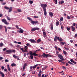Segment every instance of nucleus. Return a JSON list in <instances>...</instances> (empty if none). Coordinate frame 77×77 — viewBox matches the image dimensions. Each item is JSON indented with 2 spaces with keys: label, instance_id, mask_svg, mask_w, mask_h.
I'll return each instance as SVG.
<instances>
[{
  "label": "nucleus",
  "instance_id": "19",
  "mask_svg": "<svg viewBox=\"0 0 77 77\" xmlns=\"http://www.w3.org/2000/svg\"><path fill=\"white\" fill-rule=\"evenodd\" d=\"M16 65H17V64H15L14 63L11 64V66L12 67H13L14 66H16Z\"/></svg>",
  "mask_w": 77,
  "mask_h": 77
},
{
  "label": "nucleus",
  "instance_id": "20",
  "mask_svg": "<svg viewBox=\"0 0 77 77\" xmlns=\"http://www.w3.org/2000/svg\"><path fill=\"white\" fill-rule=\"evenodd\" d=\"M4 26L2 25H0V29H2Z\"/></svg>",
  "mask_w": 77,
  "mask_h": 77
},
{
  "label": "nucleus",
  "instance_id": "35",
  "mask_svg": "<svg viewBox=\"0 0 77 77\" xmlns=\"http://www.w3.org/2000/svg\"><path fill=\"white\" fill-rule=\"evenodd\" d=\"M53 1H55V3L56 4L57 3V0H53Z\"/></svg>",
  "mask_w": 77,
  "mask_h": 77
},
{
  "label": "nucleus",
  "instance_id": "52",
  "mask_svg": "<svg viewBox=\"0 0 77 77\" xmlns=\"http://www.w3.org/2000/svg\"><path fill=\"white\" fill-rule=\"evenodd\" d=\"M41 75L40 73H39L38 74V77H41Z\"/></svg>",
  "mask_w": 77,
  "mask_h": 77
},
{
  "label": "nucleus",
  "instance_id": "21",
  "mask_svg": "<svg viewBox=\"0 0 77 77\" xmlns=\"http://www.w3.org/2000/svg\"><path fill=\"white\" fill-rule=\"evenodd\" d=\"M59 25V22L57 21L56 22V25L57 26H58Z\"/></svg>",
  "mask_w": 77,
  "mask_h": 77
},
{
  "label": "nucleus",
  "instance_id": "40",
  "mask_svg": "<svg viewBox=\"0 0 77 77\" xmlns=\"http://www.w3.org/2000/svg\"><path fill=\"white\" fill-rule=\"evenodd\" d=\"M20 48L21 50H22V51L23 52H24V51L23 48Z\"/></svg>",
  "mask_w": 77,
  "mask_h": 77
},
{
  "label": "nucleus",
  "instance_id": "58",
  "mask_svg": "<svg viewBox=\"0 0 77 77\" xmlns=\"http://www.w3.org/2000/svg\"><path fill=\"white\" fill-rule=\"evenodd\" d=\"M67 19H70L71 18L69 16H67Z\"/></svg>",
  "mask_w": 77,
  "mask_h": 77
},
{
  "label": "nucleus",
  "instance_id": "26",
  "mask_svg": "<svg viewBox=\"0 0 77 77\" xmlns=\"http://www.w3.org/2000/svg\"><path fill=\"white\" fill-rule=\"evenodd\" d=\"M66 29H67V30L68 31H69L70 30V27H69L68 26H67L66 27Z\"/></svg>",
  "mask_w": 77,
  "mask_h": 77
},
{
  "label": "nucleus",
  "instance_id": "50",
  "mask_svg": "<svg viewBox=\"0 0 77 77\" xmlns=\"http://www.w3.org/2000/svg\"><path fill=\"white\" fill-rule=\"evenodd\" d=\"M64 3V1H61V5H62Z\"/></svg>",
  "mask_w": 77,
  "mask_h": 77
},
{
  "label": "nucleus",
  "instance_id": "27",
  "mask_svg": "<svg viewBox=\"0 0 77 77\" xmlns=\"http://www.w3.org/2000/svg\"><path fill=\"white\" fill-rule=\"evenodd\" d=\"M65 44H66L65 42H61L60 43V45H64Z\"/></svg>",
  "mask_w": 77,
  "mask_h": 77
},
{
  "label": "nucleus",
  "instance_id": "22",
  "mask_svg": "<svg viewBox=\"0 0 77 77\" xmlns=\"http://www.w3.org/2000/svg\"><path fill=\"white\" fill-rule=\"evenodd\" d=\"M68 63H69V64H70L71 65H74V64L72 63H71L70 61H69L68 62Z\"/></svg>",
  "mask_w": 77,
  "mask_h": 77
},
{
  "label": "nucleus",
  "instance_id": "41",
  "mask_svg": "<svg viewBox=\"0 0 77 77\" xmlns=\"http://www.w3.org/2000/svg\"><path fill=\"white\" fill-rule=\"evenodd\" d=\"M43 34L44 35H46V33L45 31H43Z\"/></svg>",
  "mask_w": 77,
  "mask_h": 77
},
{
  "label": "nucleus",
  "instance_id": "42",
  "mask_svg": "<svg viewBox=\"0 0 77 77\" xmlns=\"http://www.w3.org/2000/svg\"><path fill=\"white\" fill-rule=\"evenodd\" d=\"M7 50V48H5L3 49L2 50H3V51H6Z\"/></svg>",
  "mask_w": 77,
  "mask_h": 77
},
{
  "label": "nucleus",
  "instance_id": "2",
  "mask_svg": "<svg viewBox=\"0 0 77 77\" xmlns=\"http://www.w3.org/2000/svg\"><path fill=\"white\" fill-rule=\"evenodd\" d=\"M27 18L28 20H29L31 21H32L31 22V23H32V24H38V21H32V19H31L29 17H28Z\"/></svg>",
  "mask_w": 77,
  "mask_h": 77
},
{
  "label": "nucleus",
  "instance_id": "7",
  "mask_svg": "<svg viewBox=\"0 0 77 77\" xmlns=\"http://www.w3.org/2000/svg\"><path fill=\"white\" fill-rule=\"evenodd\" d=\"M29 41L31 42L32 43H35V41L34 39H31L29 40Z\"/></svg>",
  "mask_w": 77,
  "mask_h": 77
},
{
  "label": "nucleus",
  "instance_id": "57",
  "mask_svg": "<svg viewBox=\"0 0 77 77\" xmlns=\"http://www.w3.org/2000/svg\"><path fill=\"white\" fill-rule=\"evenodd\" d=\"M16 27L17 29H19V27L17 25H16Z\"/></svg>",
  "mask_w": 77,
  "mask_h": 77
},
{
  "label": "nucleus",
  "instance_id": "56",
  "mask_svg": "<svg viewBox=\"0 0 77 77\" xmlns=\"http://www.w3.org/2000/svg\"><path fill=\"white\" fill-rule=\"evenodd\" d=\"M62 68L63 69H64L66 70V68L64 66H62Z\"/></svg>",
  "mask_w": 77,
  "mask_h": 77
},
{
  "label": "nucleus",
  "instance_id": "25",
  "mask_svg": "<svg viewBox=\"0 0 77 77\" xmlns=\"http://www.w3.org/2000/svg\"><path fill=\"white\" fill-rule=\"evenodd\" d=\"M51 30H53V25H52L51 26Z\"/></svg>",
  "mask_w": 77,
  "mask_h": 77
},
{
  "label": "nucleus",
  "instance_id": "45",
  "mask_svg": "<svg viewBox=\"0 0 77 77\" xmlns=\"http://www.w3.org/2000/svg\"><path fill=\"white\" fill-rule=\"evenodd\" d=\"M55 37H56L57 39V40H59L60 38H59V37L57 36H55Z\"/></svg>",
  "mask_w": 77,
  "mask_h": 77
},
{
  "label": "nucleus",
  "instance_id": "15",
  "mask_svg": "<svg viewBox=\"0 0 77 77\" xmlns=\"http://www.w3.org/2000/svg\"><path fill=\"white\" fill-rule=\"evenodd\" d=\"M38 66V64H36L34 66H33V69H35L36 67H37V66Z\"/></svg>",
  "mask_w": 77,
  "mask_h": 77
},
{
  "label": "nucleus",
  "instance_id": "4",
  "mask_svg": "<svg viewBox=\"0 0 77 77\" xmlns=\"http://www.w3.org/2000/svg\"><path fill=\"white\" fill-rule=\"evenodd\" d=\"M40 29L38 27H35L31 29L32 32H35V30H38Z\"/></svg>",
  "mask_w": 77,
  "mask_h": 77
},
{
  "label": "nucleus",
  "instance_id": "23",
  "mask_svg": "<svg viewBox=\"0 0 77 77\" xmlns=\"http://www.w3.org/2000/svg\"><path fill=\"white\" fill-rule=\"evenodd\" d=\"M32 55H34L35 56H38V54H36L35 53H32Z\"/></svg>",
  "mask_w": 77,
  "mask_h": 77
},
{
  "label": "nucleus",
  "instance_id": "5",
  "mask_svg": "<svg viewBox=\"0 0 77 77\" xmlns=\"http://www.w3.org/2000/svg\"><path fill=\"white\" fill-rule=\"evenodd\" d=\"M58 57L59 58H60V59H61L62 60H64L65 59L63 58V57L62 55L60 54H59L58 55Z\"/></svg>",
  "mask_w": 77,
  "mask_h": 77
},
{
  "label": "nucleus",
  "instance_id": "24",
  "mask_svg": "<svg viewBox=\"0 0 77 77\" xmlns=\"http://www.w3.org/2000/svg\"><path fill=\"white\" fill-rule=\"evenodd\" d=\"M29 2L30 4H32L33 3V2L32 1H29Z\"/></svg>",
  "mask_w": 77,
  "mask_h": 77
},
{
  "label": "nucleus",
  "instance_id": "12",
  "mask_svg": "<svg viewBox=\"0 0 77 77\" xmlns=\"http://www.w3.org/2000/svg\"><path fill=\"white\" fill-rule=\"evenodd\" d=\"M54 14L52 12H49V15L51 16V17H53Z\"/></svg>",
  "mask_w": 77,
  "mask_h": 77
},
{
  "label": "nucleus",
  "instance_id": "34",
  "mask_svg": "<svg viewBox=\"0 0 77 77\" xmlns=\"http://www.w3.org/2000/svg\"><path fill=\"white\" fill-rule=\"evenodd\" d=\"M63 17H61V18H60V20L61 21H63Z\"/></svg>",
  "mask_w": 77,
  "mask_h": 77
},
{
  "label": "nucleus",
  "instance_id": "64",
  "mask_svg": "<svg viewBox=\"0 0 77 77\" xmlns=\"http://www.w3.org/2000/svg\"><path fill=\"white\" fill-rule=\"evenodd\" d=\"M75 38H76L77 36V34H76L75 35Z\"/></svg>",
  "mask_w": 77,
  "mask_h": 77
},
{
  "label": "nucleus",
  "instance_id": "17",
  "mask_svg": "<svg viewBox=\"0 0 77 77\" xmlns=\"http://www.w3.org/2000/svg\"><path fill=\"white\" fill-rule=\"evenodd\" d=\"M17 11L18 12H20V13L22 12V10L20 9H17Z\"/></svg>",
  "mask_w": 77,
  "mask_h": 77
},
{
  "label": "nucleus",
  "instance_id": "16",
  "mask_svg": "<svg viewBox=\"0 0 77 77\" xmlns=\"http://www.w3.org/2000/svg\"><path fill=\"white\" fill-rule=\"evenodd\" d=\"M12 7H11L10 8H9V10H8V12H10L11 11H12Z\"/></svg>",
  "mask_w": 77,
  "mask_h": 77
},
{
  "label": "nucleus",
  "instance_id": "48",
  "mask_svg": "<svg viewBox=\"0 0 77 77\" xmlns=\"http://www.w3.org/2000/svg\"><path fill=\"white\" fill-rule=\"evenodd\" d=\"M57 38L56 37V36H55V38H54V41L56 42V41H57Z\"/></svg>",
  "mask_w": 77,
  "mask_h": 77
},
{
  "label": "nucleus",
  "instance_id": "38",
  "mask_svg": "<svg viewBox=\"0 0 77 77\" xmlns=\"http://www.w3.org/2000/svg\"><path fill=\"white\" fill-rule=\"evenodd\" d=\"M0 45L1 46L3 47L4 46V44L2 43H0Z\"/></svg>",
  "mask_w": 77,
  "mask_h": 77
},
{
  "label": "nucleus",
  "instance_id": "29",
  "mask_svg": "<svg viewBox=\"0 0 77 77\" xmlns=\"http://www.w3.org/2000/svg\"><path fill=\"white\" fill-rule=\"evenodd\" d=\"M46 54H45V53H43V55H42L43 57H46Z\"/></svg>",
  "mask_w": 77,
  "mask_h": 77
},
{
  "label": "nucleus",
  "instance_id": "49",
  "mask_svg": "<svg viewBox=\"0 0 77 77\" xmlns=\"http://www.w3.org/2000/svg\"><path fill=\"white\" fill-rule=\"evenodd\" d=\"M50 56V55L49 54H46L45 57H49Z\"/></svg>",
  "mask_w": 77,
  "mask_h": 77
},
{
  "label": "nucleus",
  "instance_id": "1",
  "mask_svg": "<svg viewBox=\"0 0 77 77\" xmlns=\"http://www.w3.org/2000/svg\"><path fill=\"white\" fill-rule=\"evenodd\" d=\"M41 7L42 8L43 10L44 11V14H45V16H46L47 15V12L46 11V8H46L47 5L46 4H41Z\"/></svg>",
  "mask_w": 77,
  "mask_h": 77
},
{
  "label": "nucleus",
  "instance_id": "54",
  "mask_svg": "<svg viewBox=\"0 0 77 77\" xmlns=\"http://www.w3.org/2000/svg\"><path fill=\"white\" fill-rule=\"evenodd\" d=\"M1 68L2 70H3L4 69L5 67L4 66H1Z\"/></svg>",
  "mask_w": 77,
  "mask_h": 77
},
{
  "label": "nucleus",
  "instance_id": "3",
  "mask_svg": "<svg viewBox=\"0 0 77 77\" xmlns=\"http://www.w3.org/2000/svg\"><path fill=\"white\" fill-rule=\"evenodd\" d=\"M2 21L5 24L8 25L9 23L7 22L5 19H4L2 20Z\"/></svg>",
  "mask_w": 77,
  "mask_h": 77
},
{
  "label": "nucleus",
  "instance_id": "6",
  "mask_svg": "<svg viewBox=\"0 0 77 77\" xmlns=\"http://www.w3.org/2000/svg\"><path fill=\"white\" fill-rule=\"evenodd\" d=\"M24 49H25V50H24V53H26L27 52V50L28 48V47L27 46H26L23 48Z\"/></svg>",
  "mask_w": 77,
  "mask_h": 77
},
{
  "label": "nucleus",
  "instance_id": "32",
  "mask_svg": "<svg viewBox=\"0 0 77 77\" xmlns=\"http://www.w3.org/2000/svg\"><path fill=\"white\" fill-rule=\"evenodd\" d=\"M29 53L30 54V55H33V52L32 51H30Z\"/></svg>",
  "mask_w": 77,
  "mask_h": 77
},
{
  "label": "nucleus",
  "instance_id": "30",
  "mask_svg": "<svg viewBox=\"0 0 77 77\" xmlns=\"http://www.w3.org/2000/svg\"><path fill=\"white\" fill-rule=\"evenodd\" d=\"M40 51V49H38V50H36L35 52L34 53H38V51Z\"/></svg>",
  "mask_w": 77,
  "mask_h": 77
},
{
  "label": "nucleus",
  "instance_id": "37",
  "mask_svg": "<svg viewBox=\"0 0 77 77\" xmlns=\"http://www.w3.org/2000/svg\"><path fill=\"white\" fill-rule=\"evenodd\" d=\"M34 17L35 18H38V16H34Z\"/></svg>",
  "mask_w": 77,
  "mask_h": 77
},
{
  "label": "nucleus",
  "instance_id": "63",
  "mask_svg": "<svg viewBox=\"0 0 77 77\" xmlns=\"http://www.w3.org/2000/svg\"><path fill=\"white\" fill-rule=\"evenodd\" d=\"M4 71L6 72H7V69H4Z\"/></svg>",
  "mask_w": 77,
  "mask_h": 77
},
{
  "label": "nucleus",
  "instance_id": "9",
  "mask_svg": "<svg viewBox=\"0 0 77 77\" xmlns=\"http://www.w3.org/2000/svg\"><path fill=\"white\" fill-rule=\"evenodd\" d=\"M0 74L2 75V77H5V74L2 71H0Z\"/></svg>",
  "mask_w": 77,
  "mask_h": 77
},
{
  "label": "nucleus",
  "instance_id": "11",
  "mask_svg": "<svg viewBox=\"0 0 77 77\" xmlns=\"http://www.w3.org/2000/svg\"><path fill=\"white\" fill-rule=\"evenodd\" d=\"M70 61L71 62H72V63H73L74 64H76V62L75 61H74L72 59H71L70 60Z\"/></svg>",
  "mask_w": 77,
  "mask_h": 77
},
{
  "label": "nucleus",
  "instance_id": "53",
  "mask_svg": "<svg viewBox=\"0 0 77 77\" xmlns=\"http://www.w3.org/2000/svg\"><path fill=\"white\" fill-rule=\"evenodd\" d=\"M27 63H25L24 64V65L23 66H25V67H26V66H27Z\"/></svg>",
  "mask_w": 77,
  "mask_h": 77
},
{
  "label": "nucleus",
  "instance_id": "62",
  "mask_svg": "<svg viewBox=\"0 0 77 77\" xmlns=\"http://www.w3.org/2000/svg\"><path fill=\"white\" fill-rule=\"evenodd\" d=\"M3 59V58L2 57H0V60H2Z\"/></svg>",
  "mask_w": 77,
  "mask_h": 77
},
{
  "label": "nucleus",
  "instance_id": "44",
  "mask_svg": "<svg viewBox=\"0 0 77 77\" xmlns=\"http://www.w3.org/2000/svg\"><path fill=\"white\" fill-rule=\"evenodd\" d=\"M11 53H15V52H16V51L15 50H13L12 51H11Z\"/></svg>",
  "mask_w": 77,
  "mask_h": 77
},
{
  "label": "nucleus",
  "instance_id": "61",
  "mask_svg": "<svg viewBox=\"0 0 77 77\" xmlns=\"http://www.w3.org/2000/svg\"><path fill=\"white\" fill-rule=\"evenodd\" d=\"M30 69H33V67L32 66H30Z\"/></svg>",
  "mask_w": 77,
  "mask_h": 77
},
{
  "label": "nucleus",
  "instance_id": "51",
  "mask_svg": "<svg viewBox=\"0 0 77 77\" xmlns=\"http://www.w3.org/2000/svg\"><path fill=\"white\" fill-rule=\"evenodd\" d=\"M58 61L60 62H62V60H58Z\"/></svg>",
  "mask_w": 77,
  "mask_h": 77
},
{
  "label": "nucleus",
  "instance_id": "18",
  "mask_svg": "<svg viewBox=\"0 0 77 77\" xmlns=\"http://www.w3.org/2000/svg\"><path fill=\"white\" fill-rule=\"evenodd\" d=\"M7 67H8V71H10V68L9 67L10 66L9 65V64H8Z\"/></svg>",
  "mask_w": 77,
  "mask_h": 77
},
{
  "label": "nucleus",
  "instance_id": "55",
  "mask_svg": "<svg viewBox=\"0 0 77 77\" xmlns=\"http://www.w3.org/2000/svg\"><path fill=\"white\" fill-rule=\"evenodd\" d=\"M25 68H26V67L23 66V71H24V70L25 69Z\"/></svg>",
  "mask_w": 77,
  "mask_h": 77
},
{
  "label": "nucleus",
  "instance_id": "33",
  "mask_svg": "<svg viewBox=\"0 0 77 77\" xmlns=\"http://www.w3.org/2000/svg\"><path fill=\"white\" fill-rule=\"evenodd\" d=\"M30 57H31V59H33V55H30Z\"/></svg>",
  "mask_w": 77,
  "mask_h": 77
},
{
  "label": "nucleus",
  "instance_id": "8",
  "mask_svg": "<svg viewBox=\"0 0 77 77\" xmlns=\"http://www.w3.org/2000/svg\"><path fill=\"white\" fill-rule=\"evenodd\" d=\"M20 31H19V33H23L24 31L22 29L20 28Z\"/></svg>",
  "mask_w": 77,
  "mask_h": 77
},
{
  "label": "nucleus",
  "instance_id": "39",
  "mask_svg": "<svg viewBox=\"0 0 77 77\" xmlns=\"http://www.w3.org/2000/svg\"><path fill=\"white\" fill-rule=\"evenodd\" d=\"M6 17L7 18V19L8 20H11V19H10L9 17H8V16H7Z\"/></svg>",
  "mask_w": 77,
  "mask_h": 77
},
{
  "label": "nucleus",
  "instance_id": "31",
  "mask_svg": "<svg viewBox=\"0 0 77 77\" xmlns=\"http://www.w3.org/2000/svg\"><path fill=\"white\" fill-rule=\"evenodd\" d=\"M59 41L60 42H62V41H63V39H62L61 38H60L59 39Z\"/></svg>",
  "mask_w": 77,
  "mask_h": 77
},
{
  "label": "nucleus",
  "instance_id": "10",
  "mask_svg": "<svg viewBox=\"0 0 77 77\" xmlns=\"http://www.w3.org/2000/svg\"><path fill=\"white\" fill-rule=\"evenodd\" d=\"M70 28L72 29V31H74L75 30V27L72 26H71Z\"/></svg>",
  "mask_w": 77,
  "mask_h": 77
},
{
  "label": "nucleus",
  "instance_id": "43",
  "mask_svg": "<svg viewBox=\"0 0 77 77\" xmlns=\"http://www.w3.org/2000/svg\"><path fill=\"white\" fill-rule=\"evenodd\" d=\"M41 41V40L40 39H38L37 40V42L38 43H39Z\"/></svg>",
  "mask_w": 77,
  "mask_h": 77
},
{
  "label": "nucleus",
  "instance_id": "47",
  "mask_svg": "<svg viewBox=\"0 0 77 77\" xmlns=\"http://www.w3.org/2000/svg\"><path fill=\"white\" fill-rule=\"evenodd\" d=\"M61 28L62 30H63V29H64V26H63V25H61Z\"/></svg>",
  "mask_w": 77,
  "mask_h": 77
},
{
  "label": "nucleus",
  "instance_id": "36",
  "mask_svg": "<svg viewBox=\"0 0 77 77\" xmlns=\"http://www.w3.org/2000/svg\"><path fill=\"white\" fill-rule=\"evenodd\" d=\"M63 53L65 55L66 54V53L65 51H63Z\"/></svg>",
  "mask_w": 77,
  "mask_h": 77
},
{
  "label": "nucleus",
  "instance_id": "13",
  "mask_svg": "<svg viewBox=\"0 0 77 77\" xmlns=\"http://www.w3.org/2000/svg\"><path fill=\"white\" fill-rule=\"evenodd\" d=\"M6 52L8 53H12V51H11L10 50H8L6 51Z\"/></svg>",
  "mask_w": 77,
  "mask_h": 77
},
{
  "label": "nucleus",
  "instance_id": "60",
  "mask_svg": "<svg viewBox=\"0 0 77 77\" xmlns=\"http://www.w3.org/2000/svg\"><path fill=\"white\" fill-rule=\"evenodd\" d=\"M5 62H8L9 61L8 60H5Z\"/></svg>",
  "mask_w": 77,
  "mask_h": 77
},
{
  "label": "nucleus",
  "instance_id": "14",
  "mask_svg": "<svg viewBox=\"0 0 77 77\" xmlns=\"http://www.w3.org/2000/svg\"><path fill=\"white\" fill-rule=\"evenodd\" d=\"M13 57L15 58V59H16L17 58H19V57L18 56H17L16 55L14 54L13 55Z\"/></svg>",
  "mask_w": 77,
  "mask_h": 77
},
{
  "label": "nucleus",
  "instance_id": "28",
  "mask_svg": "<svg viewBox=\"0 0 77 77\" xmlns=\"http://www.w3.org/2000/svg\"><path fill=\"white\" fill-rule=\"evenodd\" d=\"M5 9H6V10H8L9 9V7H7L6 6H5Z\"/></svg>",
  "mask_w": 77,
  "mask_h": 77
},
{
  "label": "nucleus",
  "instance_id": "59",
  "mask_svg": "<svg viewBox=\"0 0 77 77\" xmlns=\"http://www.w3.org/2000/svg\"><path fill=\"white\" fill-rule=\"evenodd\" d=\"M55 48L56 49V50H58V47L57 46H55Z\"/></svg>",
  "mask_w": 77,
  "mask_h": 77
},
{
  "label": "nucleus",
  "instance_id": "46",
  "mask_svg": "<svg viewBox=\"0 0 77 77\" xmlns=\"http://www.w3.org/2000/svg\"><path fill=\"white\" fill-rule=\"evenodd\" d=\"M5 32H7V28H6V26H5Z\"/></svg>",
  "mask_w": 77,
  "mask_h": 77
}]
</instances>
